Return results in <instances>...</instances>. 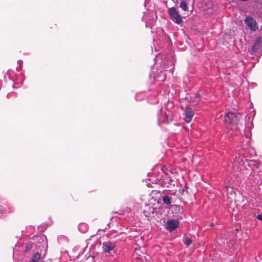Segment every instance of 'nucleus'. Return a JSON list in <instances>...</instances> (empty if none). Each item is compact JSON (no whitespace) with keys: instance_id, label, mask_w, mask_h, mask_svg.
Instances as JSON below:
<instances>
[{"instance_id":"nucleus-8","label":"nucleus","mask_w":262,"mask_h":262,"mask_svg":"<svg viewBox=\"0 0 262 262\" xmlns=\"http://www.w3.org/2000/svg\"><path fill=\"white\" fill-rule=\"evenodd\" d=\"M260 46H261L260 38H258L255 40L254 44L252 46V50L253 52H256L259 49Z\"/></svg>"},{"instance_id":"nucleus-13","label":"nucleus","mask_w":262,"mask_h":262,"mask_svg":"<svg viewBox=\"0 0 262 262\" xmlns=\"http://www.w3.org/2000/svg\"><path fill=\"white\" fill-rule=\"evenodd\" d=\"M256 219L262 221V213L256 216Z\"/></svg>"},{"instance_id":"nucleus-14","label":"nucleus","mask_w":262,"mask_h":262,"mask_svg":"<svg viewBox=\"0 0 262 262\" xmlns=\"http://www.w3.org/2000/svg\"><path fill=\"white\" fill-rule=\"evenodd\" d=\"M196 97H200V94H196Z\"/></svg>"},{"instance_id":"nucleus-2","label":"nucleus","mask_w":262,"mask_h":262,"mask_svg":"<svg viewBox=\"0 0 262 262\" xmlns=\"http://www.w3.org/2000/svg\"><path fill=\"white\" fill-rule=\"evenodd\" d=\"M168 13L171 20L178 24L182 23V19L180 14L174 7L170 8L168 10Z\"/></svg>"},{"instance_id":"nucleus-9","label":"nucleus","mask_w":262,"mask_h":262,"mask_svg":"<svg viewBox=\"0 0 262 262\" xmlns=\"http://www.w3.org/2000/svg\"><path fill=\"white\" fill-rule=\"evenodd\" d=\"M162 201L165 205H169L171 203V197L168 195H164L163 196Z\"/></svg>"},{"instance_id":"nucleus-4","label":"nucleus","mask_w":262,"mask_h":262,"mask_svg":"<svg viewBox=\"0 0 262 262\" xmlns=\"http://www.w3.org/2000/svg\"><path fill=\"white\" fill-rule=\"evenodd\" d=\"M194 114V113L193 108L190 106H187L185 110V121L186 123L190 122Z\"/></svg>"},{"instance_id":"nucleus-12","label":"nucleus","mask_w":262,"mask_h":262,"mask_svg":"<svg viewBox=\"0 0 262 262\" xmlns=\"http://www.w3.org/2000/svg\"><path fill=\"white\" fill-rule=\"evenodd\" d=\"M192 243V241L188 237H185L184 239V243L187 246L191 245Z\"/></svg>"},{"instance_id":"nucleus-16","label":"nucleus","mask_w":262,"mask_h":262,"mask_svg":"<svg viewBox=\"0 0 262 262\" xmlns=\"http://www.w3.org/2000/svg\"><path fill=\"white\" fill-rule=\"evenodd\" d=\"M172 180L171 179H170V182H172Z\"/></svg>"},{"instance_id":"nucleus-15","label":"nucleus","mask_w":262,"mask_h":262,"mask_svg":"<svg viewBox=\"0 0 262 262\" xmlns=\"http://www.w3.org/2000/svg\"><path fill=\"white\" fill-rule=\"evenodd\" d=\"M210 226H211V227H213V224H212H212L210 225Z\"/></svg>"},{"instance_id":"nucleus-7","label":"nucleus","mask_w":262,"mask_h":262,"mask_svg":"<svg viewBox=\"0 0 262 262\" xmlns=\"http://www.w3.org/2000/svg\"><path fill=\"white\" fill-rule=\"evenodd\" d=\"M226 188L227 190L226 195L227 198H228L229 199H234L235 196V192L234 191V190L232 188H231L229 185L226 186Z\"/></svg>"},{"instance_id":"nucleus-3","label":"nucleus","mask_w":262,"mask_h":262,"mask_svg":"<svg viewBox=\"0 0 262 262\" xmlns=\"http://www.w3.org/2000/svg\"><path fill=\"white\" fill-rule=\"evenodd\" d=\"M245 22L246 25L251 31H254L258 29L257 24L252 17L250 16H247L245 18Z\"/></svg>"},{"instance_id":"nucleus-6","label":"nucleus","mask_w":262,"mask_h":262,"mask_svg":"<svg viewBox=\"0 0 262 262\" xmlns=\"http://www.w3.org/2000/svg\"><path fill=\"white\" fill-rule=\"evenodd\" d=\"M115 247V244L112 242L104 243L103 244V249L105 252H110L114 249Z\"/></svg>"},{"instance_id":"nucleus-5","label":"nucleus","mask_w":262,"mask_h":262,"mask_svg":"<svg viewBox=\"0 0 262 262\" xmlns=\"http://www.w3.org/2000/svg\"><path fill=\"white\" fill-rule=\"evenodd\" d=\"M179 226V221L175 220H168L166 222V228L170 232L176 230Z\"/></svg>"},{"instance_id":"nucleus-11","label":"nucleus","mask_w":262,"mask_h":262,"mask_svg":"<svg viewBox=\"0 0 262 262\" xmlns=\"http://www.w3.org/2000/svg\"><path fill=\"white\" fill-rule=\"evenodd\" d=\"M180 7L184 11H187L188 10L187 5L185 1L181 2Z\"/></svg>"},{"instance_id":"nucleus-10","label":"nucleus","mask_w":262,"mask_h":262,"mask_svg":"<svg viewBox=\"0 0 262 262\" xmlns=\"http://www.w3.org/2000/svg\"><path fill=\"white\" fill-rule=\"evenodd\" d=\"M40 254L38 252H36L33 255L32 260L30 262H38L40 259Z\"/></svg>"},{"instance_id":"nucleus-1","label":"nucleus","mask_w":262,"mask_h":262,"mask_svg":"<svg viewBox=\"0 0 262 262\" xmlns=\"http://www.w3.org/2000/svg\"><path fill=\"white\" fill-rule=\"evenodd\" d=\"M239 120V117L234 113L229 112L225 116V122L227 126L231 129L237 128V123Z\"/></svg>"}]
</instances>
